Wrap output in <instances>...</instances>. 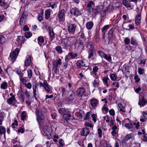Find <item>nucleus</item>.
Returning <instances> with one entry per match:
<instances>
[{"mask_svg":"<svg viewBox=\"0 0 147 147\" xmlns=\"http://www.w3.org/2000/svg\"><path fill=\"white\" fill-rule=\"evenodd\" d=\"M36 113L37 116H42V113L41 111H40L38 109H36Z\"/></svg>","mask_w":147,"mask_h":147,"instance_id":"nucleus-61","label":"nucleus"},{"mask_svg":"<svg viewBox=\"0 0 147 147\" xmlns=\"http://www.w3.org/2000/svg\"><path fill=\"white\" fill-rule=\"evenodd\" d=\"M77 65L80 67H82L85 66L84 63L82 60L78 61L76 63Z\"/></svg>","mask_w":147,"mask_h":147,"instance_id":"nucleus-31","label":"nucleus"},{"mask_svg":"<svg viewBox=\"0 0 147 147\" xmlns=\"http://www.w3.org/2000/svg\"><path fill=\"white\" fill-rule=\"evenodd\" d=\"M131 45L134 46L137 45H138V41L134 37H131Z\"/></svg>","mask_w":147,"mask_h":147,"instance_id":"nucleus-28","label":"nucleus"},{"mask_svg":"<svg viewBox=\"0 0 147 147\" xmlns=\"http://www.w3.org/2000/svg\"><path fill=\"white\" fill-rule=\"evenodd\" d=\"M113 29L111 28L109 32V37L110 38H112L113 37Z\"/></svg>","mask_w":147,"mask_h":147,"instance_id":"nucleus-42","label":"nucleus"},{"mask_svg":"<svg viewBox=\"0 0 147 147\" xmlns=\"http://www.w3.org/2000/svg\"><path fill=\"white\" fill-rule=\"evenodd\" d=\"M94 25V23L92 21L88 22L86 24V27L88 30H91L92 28Z\"/></svg>","mask_w":147,"mask_h":147,"instance_id":"nucleus-24","label":"nucleus"},{"mask_svg":"<svg viewBox=\"0 0 147 147\" xmlns=\"http://www.w3.org/2000/svg\"><path fill=\"white\" fill-rule=\"evenodd\" d=\"M32 89L33 90V94L34 97L36 98V96L37 95V93H38L37 86L36 84H35V85H33Z\"/></svg>","mask_w":147,"mask_h":147,"instance_id":"nucleus-23","label":"nucleus"},{"mask_svg":"<svg viewBox=\"0 0 147 147\" xmlns=\"http://www.w3.org/2000/svg\"><path fill=\"white\" fill-rule=\"evenodd\" d=\"M26 40L25 38L23 36H17L16 41L21 44H24Z\"/></svg>","mask_w":147,"mask_h":147,"instance_id":"nucleus-17","label":"nucleus"},{"mask_svg":"<svg viewBox=\"0 0 147 147\" xmlns=\"http://www.w3.org/2000/svg\"><path fill=\"white\" fill-rule=\"evenodd\" d=\"M110 77L111 79L113 81L116 80L117 78V75L115 74H111L110 75Z\"/></svg>","mask_w":147,"mask_h":147,"instance_id":"nucleus-35","label":"nucleus"},{"mask_svg":"<svg viewBox=\"0 0 147 147\" xmlns=\"http://www.w3.org/2000/svg\"><path fill=\"white\" fill-rule=\"evenodd\" d=\"M25 23L24 17L22 16L20 18V25H23Z\"/></svg>","mask_w":147,"mask_h":147,"instance_id":"nucleus-46","label":"nucleus"},{"mask_svg":"<svg viewBox=\"0 0 147 147\" xmlns=\"http://www.w3.org/2000/svg\"><path fill=\"white\" fill-rule=\"evenodd\" d=\"M43 131L46 135H48L51 132V128L47 126H45L43 129Z\"/></svg>","mask_w":147,"mask_h":147,"instance_id":"nucleus-26","label":"nucleus"},{"mask_svg":"<svg viewBox=\"0 0 147 147\" xmlns=\"http://www.w3.org/2000/svg\"><path fill=\"white\" fill-rule=\"evenodd\" d=\"M20 52V49L16 48L15 51L11 52L8 58L9 60L11 61V62L13 63L16 60Z\"/></svg>","mask_w":147,"mask_h":147,"instance_id":"nucleus-1","label":"nucleus"},{"mask_svg":"<svg viewBox=\"0 0 147 147\" xmlns=\"http://www.w3.org/2000/svg\"><path fill=\"white\" fill-rule=\"evenodd\" d=\"M26 78H22V77H20V80L22 83L24 85L26 84Z\"/></svg>","mask_w":147,"mask_h":147,"instance_id":"nucleus-50","label":"nucleus"},{"mask_svg":"<svg viewBox=\"0 0 147 147\" xmlns=\"http://www.w3.org/2000/svg\"><path fill=\"white\" fill-rule=\"evenodd\" d=\"M68 96L65 98V100L67 102H72L75 98V93L73 90H69L68 92Z\"/></svg>","mask_w":147,"mask_h":147,"instance_id":"nucleus-4","label":"nucleus"},{"mask_svg":"<svg viewBox=\"0 0 147 147\" xmlns=\"http://www.w3.org/2000/svg\"><path fill=\"white\" fill-rule=\"evenodd\" d=\"M44 88L45 92L48 94H51L52 92V90L50 88V86L47 82L46 84H45V86Z\"/></svg>","mask_w":147,"mask_h":147,"instance_id":"nucleus-15","label":"nucleus"},{"mask_svg":"<svg viewBox=\"0 0 147 147\" xmlns=\"http://www.w3.org/2000/svg\"><path fill=\"white\" fill-rule=\"evenodd\" d=\"M28 77L30 79L33 76V73L32 71L30 69H28L27 70Z\"/></svg>","mask_w":147,"mask_h":147,"instance_id":"nucleus-40","label":"nucleus"},{"mask_svg":"<svg viewBox=\"0 0 147 147\" xmlns=\"http://www.w3.org/2000/svg\"><path fill=\"white\" fill-rule=\"evenodd\" d=\"M92 119L94 123H95L96 121V118L97 116L96 114H93L92 115Z\"/></svg>","mask_w":147,"mask_h":147,"instance_id":"nucleus-59","label":"nucleus"},{"mask_svg":"<svg viewBox=\"0 0 147 147\" xmlns=\"http://www.w3.org/2000/svg\"><path fill=\"white\" fill-rule=\"evenodd\" d=\"M48 7H51L52 9L56 7L57 4L55 3H54L53 5H51V3H49L47 5Z\"/></svg>","mask_w":147,"mask_h":147,"instance_id":"nucleus-51","label":"nucleus"},{"mask_svg":"<svg viewBox=\"0 0 147 147\" xmlns=\"http://www.w3.org/2000/svg\"><path fill=\"white\" fill-rule=\"evenodd\" d=\"M70 13L72 15L76 16L81 15V12L80 10H71Z\"/></svg>","mask_w":147,"mask_h":147,"instance_id":"nucleus-20","label":"nucleus"},{"mask_svg":"<svg viewBox=\"0 0 147 147\" xmlns=\"http://www.w3.org/2000/svg\"><path fill=\"white\" fill-rule=\"evenodd\" d=\"M32 36V34L30 32H27L25 33L24 36L27 38H30Z\"/></svg>","mask_w":147,"mask_h":147,"instance_id":"nucleus-43","label":"nucleus"},{"mask_svg":"<svg viewBox=\"0 0 147 147\" xmlns=\"http://www.w3.org/2000/svg\"><path fill=\"white\" fill-rule=\"evenodd\" d=\"M76 27V25L74 24L69 25L68 27V31L69 32L73 34L75 31Z\"/></svg>","mask_w":147,"mask_h":147,"instance_id":"nucleus-14","label":"nucleus"},{"mask_svg":"<svg viewBox=\"0 0 147 147\" xmlns=\"http://www.w3.org/2000/svg\"><path fill=\"white\" fill-rule=\"evenodd\" d=\"M124 124H125V127L128 129H130L132 127L133 122L128 119H126L122 122V125Z\"/></svg>","mask_w":147,"mask_h":147,"instance_id":"nucleus-6","label":"nucleus"},{"mask_svg":"<svg viewBox=\"0 0 147 147\" xmlns=\"http://www.w3.org/2000/svg\"><path fill=\"white\" fill-rule=\"evenodd\" d=\"M69 55L71 56V58L72 59H75L76 57L78 56V55L77 53H73L72 52L69 53H68Z\"/></svg>","mask_w":147,"mask_h":147,"instance_id":"nucleus-41","label":"nucleus"},{"mask_svg":"<svg viewBox=\"0 0 147 147\" xmlns=\"http://www.w3.org/2000/svg\"><path fill=\"white\" fill-rule=\"evenodd\" d=\"M147 103V101L145 99L143 96H142L141 98L139 100V105L141 106H143Z\"/></svg>","mask_w":147,"mask_h":147,"instance_id":"nucleus-19","label":"nucleus"},{"mask_svg":"<svg viewBox=\"0 0 147 147\" xmlns=\"http://www.w3.org/2000/svg\"><path fill=\"white\" fill-rule=\"evenodd\" d=\"M125 43L126 45H128L130 42V39L127 37L125 38L124 40Z\"/></svg>","mask_w":147,"mask_h":147,"instance_id":"nucleus-53","label":"nucleus"},{"mask_svg":"<svg viewBox=\"0 0 147 147\" xmlns=\"http://www.w3.org/2000/svg\"><path fill=\"white\" fill-rule=\"evenodd\" d=\"M120 141L119 140H116L115 145V147H119Z\"/></svg>","mask_w":147,"mask_h":147,"instance_id":"nucleus-63","label":"nucleus"},{"mask_svg":"<svg viewBox=\"0 0 147 147\" xmlns=\"http://www.w3.org/2000/svg\"><path fill=\"white\" fill-rule=\"evenodd\" d=\"M44 11L42 10H40L38 13V21L41 22L43 19Z\"/></svg>","mask_w":147,"mask_h":147,"instance_id":"nucleus-25","label":"nucleus"},{"mask_svg":"<svg viewBox=\"0 0 147 147\" xmlns=\"http://www.w3.org/2000/svg\"><path fill=\"white\" fill-rule=\"evenodd\" d=\"M123 3L125 6L127 8L131 7V5L128 1L126 0H123Z\"/></svg>","mask_w":147,"mask_h":147,"instance_id":"nucleus-39","label":"nucleus"},{"mask_svg":"<svg viewBox=\"0 0 147 147\" xmlns=\"http://www.w3.org/2000/svg\"><path fill=\"white\" fill-rule=\"evenodd\" d=\"M142 12V10H140V12H138V15L136 16L135 19V23L136 25L137 26H139L141 22V13Z\"/></svg>","mask_w":147,"mask_h":147,"instance_id":"nucleus-10","label":"nucleus"},{"mask_svg":"<svg viewBox=\"0 0 147 147\" xmlns=\"http://www.w3.org/2000/svg\"><path fill=\"white\" fill-rule=\"evenodd\" d=\"M76 93L78 97H82L85 95L86 90L83 88H79L76 91Z\"/></svg>","mask_w":147,"mask_h":147,"instance_id":"nucleus-7","label":"nucleus"},{"mask_svg":"<svg viewBox=\"0 0 147 147\" xmlns=\"http://www.w3.org/2000/svg\"><path fill=\"white\" fill-rule=\"evenodd\" d=\"M51 12L49 10H46L45 11V18L47 19H49L50 16Z\"/></svg>","mask_w":147,"mask_h":147,"instance_id":"nucleus-36","label":"nucleus"},{"mask_svg":"<svg viewBox=\"0 0 147 147\" xmlns=\"http://www.w3.org/2000/svg\"><path fill=\"white\" fill-rule=\"evenodd\" d=\"M5 41V37L1 35H0V43H3Z\"/></svg>","mask_w":147,"mask_h":147,"instance_id":"nucleus-47","label":"nucleus"},{"mask_svg":"<svg viewBox=\"0 0 147 147\" xmlns=\"http://www.w3.org/2000/svg\"><path fill=\"white\" fill-rule=\"evenodd\" d=\"M8 87L7 83L5 82H3L1 85V89L5 90Z\"/></svg>","mask_w":147,"mask_h":147,"instance_id":"nucleus-33","label":"nucleus"},{"mask_svg":"<svg viewBox=\"0 0 147 147\" xmlns=\"http://www.w3.org/2000/svg\"><path fill=\"white\" fill-rule=\"evenodd\" d=\"M88 58L89 59H94L93 57L94 56L96 55V51L95 49L88 50Z\"/></svg>","mask_w":147,"mask_h":147,"instance_id":"nucleus-8","label":"nucleus"},{"mask_svg":"<svg viewBox=\"0 0 147 147\" xmlns=\"http://www.w3.org/2000/svg\"><path fill=\"white\" fill-rule=\"evenodd\" d=\"M55 49L57 52L59 54L63 52L61 47L60 46H58L56 47L55 48Z\"/></svg>","mask_w":147,"mask_h":147,"instance_id":"nucleus-38","label":"nucleus"},{"mask_svg":"<svg viewBox=\"0 0 147 147\" xmlns=\"http://www.w3.org/2000/svg\"><path fill=\"white\" fill-rule=\"evenodd\" d=\"M48 29L49 31V35L50 39L51 41L55 38V34L53 31V28L51 27H49Z\"/></svg>","mask_w":147,"mask_h":147,"instance_id":"nucleus-9","label":"nucleus"},{"mask_svg":"<svg viewBox=\"0 0 147 147\" xmlns=\"http://www.w3.org/2000/svg\"><path fill=\"white\" fill-rule=\"evenodd\" d=\"M131 137V135L130 134H129L127 135L125 138H124V140H125L127 141L129 139H130Z\"/></svg>","mask_w":147,"mask_h":147,"instance_id":"nucleus-64","label":"nucleus"},{"mask_svg":"<svg viewBox=\"0 0 147 147\" xmlns=\"http://www.w3.org/2000/svg\"><path fill=\"white\" fill-rule=\"evenodd\" d=\"M103 58H104L106 60L109 61H110L111 59V56L109 55L108 57L107 55L106 54H105V55L104 56Z\"/></svg>","mask_w":147,"mask_h":147,"instance_id":"nucleus-48","label":"nucleus"},{"mask_svg":"<svg viewBox=\"0 0 147 147\" xmlns=\"http://www.w3.org/2000/svg\"><path fill=\"white\" fill-rule=\"evenodd\" d=\"M47 82L45 80H44L43 83H42L40 81L38 83V84L40 85V87L42 86L44 87L45 86V84H46Z\"/></svg>","mask_w":147,"mask_h":147,"instance_id":"nucleus-49","label":"nucleus"},{"mask_svg":"<svg viewBox=\"0 0 147 147\" xmlns=\"http://www.w3.org/2000/svg\"><path fill=\"white\" fill-rule=\"evenodd\" d=\"M144 70L141 67H139L138 69V73L140 75H142L143 74Z\"/></svg>","mask_w":147,"mask_h":147,"instance_id":"nucleus-58","label":"nucleus"},{"mask_svg":"<svg viewBox=\"0 0 147 147\" xmlns=\"http://www.w3.org/2000/svg\"><path fill=\"white\" fill-rule=\"evenodd\" d=\"M18 125V121L17 120H15L14 121V123H13L11 125V126L12 128H15V126H17Z\"/></svg>","mask_w":147,"mask_h":147,"instance_id":"nucleus-57","label":"nucleus"},{"mask_svg":"<svg viewBox=\"0 0 147 147\" xmlns=\"http://www.w3.org/2000/svg\"><path fill=\"white\" fill-rule=\"evenodd\" d=\"M65 10H61L59 12L58 16L59 17V21L62 22L63 19V17L64 14Z\"/></svg>","mask_w":147,"mask_h":147,"instance_id":"nucleus-21","label":"nucleus"},{"mask_svg":"<svg viewBox=\"0 0 147 147\" xmlns=\"http://www.w3.org/2000/svg\"><path fill=\"white\" fill-rule=\"evenodd\" d=\"M86 6L88 8V9H103L104 8V6L102 5L98 6L96 8H95V3L92 1H88Z\"/></svg>","mask_w":147,"mask_h":147,"instance_id":"nucleus-3","label":"nucleus"},{"mask_svg":"<svg viewBox=\"0 0 147 147\" xmlns=\"http://www.w3.org/2000/svg\"><path fill=\"white\" fill-rule=\"evenodd\" d=\"M86 47L87 49V50L95 49L94 44L92 42L90 41L87 42Z\"/></svg>","mask_w":147,"mask_h":147,"instance_id":"nucleus-18","label":"nucleus"},{"mask_svg":"<svg viewBox=\"0 0 147 147\" xmlns=\"http://www.w3.org/2000/svg\"><path fill=\"white\" fill-rule=\"evenodd\" d=\"M38 42L39 44L40 45V44L43 42L45 41L44 39L43 36H40L38 38Z\"/></svg>","mask_w":147,"mask_h":147,"instance_id":"nucleus-34","label":"nucleus"},{"mask_svg":"<svg viewBox=\"0 0 147 147\" xmlns=\"http://www.w3.org/2000/svg\"><path fill=\"white\" fill-rule=\"evenodd\" d=\"M63 117L67 121L69 119H72V118H71V116L70 114L66 113L63 115Z\"/></svg>","mask_w":147,"mask_h":147,"instance_id":"nucleus-29","label":"nucleus"},{"mask_svg":"<svg viewBox=\"0 0 147 147\" xmlns=\"http://www.w3.org/2000/svg\"><path fill=\"white\" fill-rule=\"evenodd\" d=\"M7 102L9 105H11L13 104H15L17 102L15 96L9 98L7 100Z\"/></svg>","mask_w":147,"mask_h":147,"instance_id":"nucleus-16","label":"nucleus"},{"mask_svg":"<svg viewBox=\"0 0 147 147\" xmlns=\"http://www.w3.org/2000/svg\"><path fill=\"white\" fill-rule=\"evenodd\" d=\"M26 117V112L25 111H24L22 112V113L21 115V119L22 120H24Z\"/></svg>","mask_w":147,"mask_h":147,"instance_id":"nucleus-52","label":"nucleus"},{"mask_svg":"<svg viewBox=\"0 0 147 147\" xmlns=\"http://www.w3.org/2000/svg\"><path fill=\"white\" fill-rule=\"evenodd\" d=\"M93 85L94 87H97L99 85L98 79L96 78L95 80L93 82Z\"/></svg>","mask_w":147,"mask_h":147,"instance_id":"nucleus-45","label":"nucleus"},{"mask_svg":"<svg viewBox=\"0 0 147 147\" xmlns=\"http://www.w3.org/2000/svg\"><path fill=\"white\" fill-rule=\"evenodd\" d=\"M59 113L61 114H64L68 113L69 111L67 109H65L64 108H60L58 110Z\"/></svg>","mask_w":147,"mask_h":147,"instance_id":"nucleus-27","label":"nucleus"},{"mask_svg":"<svg viewBox=\"0 0 147 147\" xmlns=\"http://www.w3.org/2000/svg\"><path fill=\"white\" fill-rule=\"evenodd\" d=\"M90 132L89 129L85 127L82 128L81 131L80 133L82 136H87Z\"/></svg>","mask_w":147,"mask_h":147,"instance_id":"nucleus-13","label":"nucleus"},{"mask_svg":"<svg viewBox=\"0 0 147 147\" xmlns=\"http://www.w3.org/2000/svg\"><path fill=\"white\" fill-rule=\"evenodd\" d=\"M98 70V68L97 66H95L93 67V72L92 73L95 75H96V72H97Z\"/></svg>","mask_w":147,"mask_h":147,"instance_id":"nucleus-44","label":"nucleus"},{"mask_svg":"<svg viewBox=\"0 0 147 147\" xmlns=\"http://www.w3.org/2000/svg\"><path fill=\"white\" fill-rule=\"evenodd\" d=\"M98 53L99 54V56L103 58L105 55V53L101 51H98Z\"/></svg>","mask_w":147,"mask_h":147,"instance_id":"nucleus-54","label":"nucleus"},{"mask_svg":"<svg viewBox=\"0 0 147 147\" xmlns=\"http://www.w3.org/2000/svg\"><path fill=\"white\" fill-rule=\"evenodd\" d=\"M134 79L135 80V82L136 83H138L139 82L140 80V79L138 76L136 75L134 77Z\"/></svg>","mask_w":147,"mask_h":147,"instance_id":"nucleus-55","label":"nucleus"},{"mask_svg":"<svg viewBox=\"0 0 147 147\" xmlns=\"http://www.w3.org/2000/svg\"><path fill=\"white\" fill-rule=\"evenodd\" d=\"M90 105L93 107L96 106L98 104V100L92 98L90 100Z\"/></svg>","mask_w":147,"mask_h":147,"instance_id":"nucleus-22","label":"nucleus"},{"mask_svg":"<svg viewBox=\"0 0 147 147\" xmlns=\"http://www.w3.org/2000/svg\"><path fill=\"white\" fill-rule=\"evenodd\" d=\"M31 57H28L25 61V65L26 66H29L31 63Z\"/></svg>","mask_w":147,"mask_h":147,"instance_id":"nucleus-32","label":"nucleus"},{"mask_svg":"<svg viewBox=\"0 0 147 147\" xmlns=\"http://www.w3.org/2000/svg\"><path fill=\"white\" fill-rule=\"evenodd\" d=\"M25 85L26 87L29 89H31L32 87V84L30 82L26 83Z\"/></svg>","mask_w":147,"mask_h":147,"instance_id":"nucleus-56","label":"nucleus"},{"mask_svg":"<svg viewBox=\"0 0 147 147\" xmlns=\"http://www.w3.org/2000/svg\"><path fill=\"white\" fill-rule=\"evenodd\" d=\"M68 91L67 90H66L65 88L62 87L61 91V92L62 94V96L63 97L66 96Z\"/></svg>","mask_w":147,"mask_h":147,"instance_id":"nucleus-30","label":"nucleus"},{"mask_svg":"<svg viewBox=\"0 0 147 147\" xmlns=\"http://www.w3.org/2000/svg\"><path fill=\"white\" fill-rule=\"evenodd\" d=\"M63 46L65 49H67V48L70 47L73 43L71 41L67 39H64L63 40Z\"/></svg>","mask_w":147,"mask_h":147,"instance_id":"nucleus-11","label":"nucleus"},{"mask_svg":"<svg viewBox=\"0 0 147 147\" xmlns=\"http://www.w3.org/2000/svg\"><path fill=\"white\" fill-rule=\"evenodd\" d=\"M101 16L102 17H104L106 15V11L105 10H102L100 11Z\"/></svg>","mask_w":147,"mask_h":147,"instance_id":"nucleus-60","label":"nucleus"},{"mask_svg":"<svg viewBox=\"0 0 147 147\" xmlns=\"http://www.w3.org/2000/svg\"><path fill=\"white\" fill-rule=\"evenodd\" d=\"M62 64V60L59 59L57 60H54L52 62L53 69L54 72L56 74L57 71L58 65Z\"/></svg>","mask_w":147,"mask_h":147,"instance_id":"nucleus-5","label":"nucleus"},{"mask_svg":"<svg viewBox=\"0 0 147 147\" xmlns=\"http://www.w3.org/2000/svg\"><path fill=\"white\" fill-rule=\"evenodd\" d=\"M20 52V49L16 48L15 51L11 52L8 58L9 60L11 61V62L13 63L16 60Z\"/></svg>","mask_w":147,"mask_h":147,"instance_id":"nucleus-2","label":"nucleus"},{"mask_svg":"<svg viewBox=\"0 0 147 147\" xmlns=\"http://www.w3.org/2000/svg\"><path fill=\"white\" fill-rule=\"evenodd\" d=\"M74 45L76 47H81L82 49H83L84 47V42L79 39H78L76 40Z\"/></svg>","mask_w":147,"mask_h":147,"instance_id":"nucleus-12","label":"nucleus"},{"mask_svg":"<svg viewBox=\"0 0 147 147\" xmlns=\"http://www.w3.org/2000/svg\"><path fill=\"white\" fill-rule=\"evenodd\" d=\"M0 5L1 6L3 7L4 9H6L8 8L9 6V5L7 3L3 1L0 3Z\"/></svg>","mask_w":147,"mask_h":147,"instance_id":"nucleus-37","label":"nucleus"},{"mask_svg":"<svg viewBox=\"0 0 147 147\" xmlns=\"http://www.w3.org/2000/svg\"><path fill=\"white\" fill-rule=\"evenodd\" d=\"M98 133V136L100 137H101L102 136V130L100 128H99L97 130Z\"/></svg>","mask_w":147,"mask_h":147,"instance_id":"nucleus-62","label":"nucleus"}]
</instances>
